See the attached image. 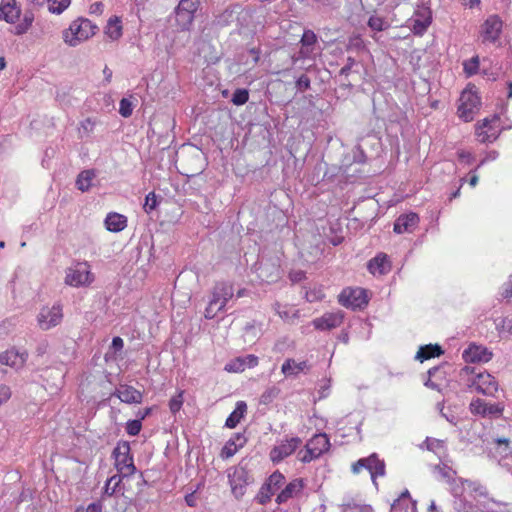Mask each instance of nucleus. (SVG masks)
I'll use <instances>...</instances> for the list:
<instances>
[{
  "label": "nucleus",
  "mask_w": 512,
  "mask_h": 512,
  "mask_svg": "<svg viewBox=\"0 0 512 512\" xmlns=\"http://www.w3.org/2000/svg\"><path fill=\"white\" fill-rule=\"evenodd\" d=\"M98 30V26L91 20L79 17L73 20L69 27L63 31V40L69 46L74 47L92 38Z\"/></svg>",
  "instance_id": "nucleus-1"
},
{
  "label": "nucleus",
  "mask_w": 512,
  "mask_h": 512,
  "mask_svg": "<svg viewBox=\"0 0 512 512\" xmlns=\"http://www.w3.org/2000/svg\"><path fill=\"white\" fill-rule=\"evenodd\" d=\"M234 296V286L230 282H217L211 291V297L205 309V318L213 319L225 310L227 303Z\"/></svg>",
  "instance_id": "nucleus-2"
},
{
  "label": "nucleus",
  "mask_w": 512,
  "mask_h": 512,
  "mask_svg": "<svg viewBox=\"0 0 512 512\" xmlns=\"http://www.w3.org/2000/svg\"><path fill=\"white\" fill-rule=\"evenodd\" d=\"M480 107L481 100L477 93L476 86L468 84L462 91L459 98V105L457 109L459 118L465 122L472 121L475 115L479 112Z\"/></svg>",
  "instance_id": "nucleus-3"
},
{
  "label": "nucleus",
  "mask_w": 512,
  "mask_h": 512,
  "mask_svg": "<svg viewBox=\"0 0 512 512\" xmlns=\"http://www.w3.org/2000/svg\"><path fill=\"white\" fill-rule=\"evenodd\" d=\"M94 280L95 275L87 261L76 262L65 271V284L71 287H88Z\"/></svg>",
  "instance_id": "nucleus-4"
},
{
  "label": "nucleus",
  "mask_w": 512,
  "mask_h": 512,
  "mask_svg": "<svg viewBox=\"0 0 512 512\" xmlns=\"http://www.w3.org/2000/svg\"><path fill=\"white\" fill-rule=\"evenodd\" d=\"M330 448V441L325 433L315 434L297 454L302 463H309L318 459Z\"/></svg>",
  "instance_id": "nucleus-5"
},
{
  "label": "nucleus",
  "mask_w": 512,
  "mask_h": 512,
  "mask_svg": "<svg viewBox=\"0 0 512 512\" xmlns=\"http://www.w3.org/2000/svg\"><path fill=\"white\" fill-rule=\"evenodd\" d=\"M130 451L129 442L120 441L112 452V456L115 460V467L123 477L133 475L136 472L133 456Z\"/></svg>",
  "instance_id": "nucleus-6"
},
{
  "label": "nucleus",
  "mask_w": 512,
  "mask_h": 512,
  "mask_svg": "<svg viewBox=\"0 0 512 512\" xmlns=\"http://www.w3.org/2000/svg\"><path fill=\"white\" fill-rule=\"evenodd\" d=\"M362 469L370 473L374 486L378 488L377 477H383L386 473L384 460L380 459L378 454L372 453L368 457L360 458L351 466L354 474L360 473Z\"/></svg>",
  "instance_id": "nucleus-7"
},
{
  "label": "nucleus",
  "mask_w": 512,
  "mask_h": 512,
  "mask_svg": "<svg viewBox=\"0 0 512 512\" xmlns=\"http://www.w3.org/2000/svg\"><path fill=\"white\" fill-rule=\"evenodd\" d=\"M63 320V306L60 303H54L52 306H44L37 315V324L43 331L50 330L58 326Z\"/></svg>",
  "instance_id": "nucleus-8"
},
{
  "label": "nucleus",
  "mask_w": 512,
  "mask_h": 512,
  "mask_svg": "<svg viewBox=\"0 0 512 512\" xmlns=\"http://www.w3.org/2000/svg\"><path fill=\"white\" fill-rule=\"evenodd\" d=\"M338 302L349 309H363L368 304V296L364 289L347 287L338 296Z\"/></svg>",
  "instance_id": "nucleus-9"
},
{
  "label": "nucleus",
  "mask_w": 512,
  "mask_h": 512,
  "mask_svg": "<svg viewBox=\"0 0 512 512\" xmlns=\"http://www.w3.org/2000/svg\"><path fill=\"white\" fill-rule=\"evenodd\" d=\"M200 5V0H180L176 7V21L182 30H189Z\"/></svg>",
  "instance_id": "nucleus-10"
},
{
  "label": "nucleus",
  "mask_w": 512,
  "mask_h": 512,
  "mask_svg": "<svg viewBox=\"0 0 512 512\" xmlns=\"http://www.w3.org/2000/svg\"><path fill=\"white\" fill-rule=\"evenodd\" d=\"M470 388L475 389L478 393L494 396L498 390L496 379L486 371L479 372L473 376L469 384Z\"/></svg>",
  "instance_id": "nucleus-11"
},
{
  "label": "nucleus",
  "mask_w": 512,
  "mask_h": 512,
  "mask_svg": "<svg viewBox=\"0 0 512 512\" xmlns=\"http://www.w3.org/2000/svg\"><path fill=\"white\" fill-rule=\"evenodd\" d=\"M302 444V440L299 437H291L280 441L270 451V459L273 463H279L291 454H293L297 448Z\"/></svg>",
  "instance_id": "nucleus-12"
},
{
  "label": "nucleus",
  "mask_w": 512,
  "mask_h": 512,
  "mask_svg": "<svg viewBox=\"0 0 512 512\" xmlns=\"http://www.w3.org/2000/svg\"><path fill=\"white\" fill-rule=\"evenodd\" d=\"M231 491L236 498H241L245 494L246 486L251 482L248 471L238 466L228 473Z\"/></svg>",
  "instance_id": "nucleus-13"
},
{
  "label": "nucleus",
  "mask_w": 512,
  "mask_h": 512,
  "mask_svg": "<svg viewBox=\"0 0 512 512\" xmlns=\"http://www.w3.org/2000/svg\"><path fill=\"white\" fill-rule=\"evenodd\" d=\"M411 21V30L415 35H423L432 22V11L427 6H419L413 17L410 19Z\"/></svg>",
  "instance_id": "nucleus-14"
},
{
  "label": "nucleus",
  "mask_w": 512,
  "mask_h": 512,
  "mask_svg": "<svg viewBox=\"0 0 512 512\" xmlns=\"http://www.w3.org/2000/svg\"><path fill=\"white\" fill-rule=\"evenodd\" d=\"M498 116H493L491 119L485 118L481 123L476 126V136L481 143L493 142L499 136V129L495 126L498 122Z\"/></svg>",
  "instance_id": "nucleus-15"
},
{
  "label": "nucleus",
  "mask_w": 512,
  "mask_h": 512,
  "mask_svg": "<svg viewBox=\"0 0 512 512\" xmlns=\"http://www.w3.org/2000/svg\"><path fill=\"white\" fill-rule=\"evenodd\" d=\"M344 321V313L342 311L328 312L321 317L315 318L312 324L315 329L320 331L331 330L339 327Z\"/></svg>",
  "instance_id": "nucleus-16"
},
{
  "label": "nucleus",
  "mask_w": 512,
  "mask_h": 512,
  "mask_svg": "<svg viewBox=\"0 0 512 512\" xmlns=\"http://www.w3.org/2000/svg\"><path fill=\"white\" fill-rule=\"evenodd\" d=\"M111 397H117L126 404H140L143 401V393L127 384H119Z\"/></svg>",
  "instance_id": "nucleus-17"
},
{
  "label": "nucleus",
  "mask_w": 512,
  "mask_h": 512,
  "mask_svg": "<svg viewBox=\"0 0 512 512\" xmlns=\"http://www.w3.org/2000/svg\"><path fill=\"white\" fill-rule=\"evenodd\" d=\"M503 409V406L499 403H488L479 398L470 403L471 412L483 417H499L501 416Z\"/></svg>",
  "instance_id": "nucleus-18"
},
{
  "label": "nucleus",
  "mask_w": 512,
  "mask_h": 512,
  "mask_svg": "<svg viewBox=\"0 0 512 512\" xmlns=\"http://www.w3.org/2000/svg\"><path fill=\"white\" fill-rule=\"evenodd\" d=\"M503 22L497 15L489 16L482 25V37L484 41L495 42L499 39Z\"/></svg>",
  "instance_id": "nucleus-19"
},
{
  "label": "nucleus",
  "mask_w": 512,
  "mask_h": 512,
  "mask_svg": "<svg viewBox=\"0 0 512 512\" xmlns=\"http://www.w3.org/2000/svg\"><path fill=\"white\" fill-rule=\"evenodd\" d=\"M492 356L491 351L476 344L469 345L462 353V358L467 363L488 362L492 359Z\"/></svg>",
  "instance_id": "nucleus-20"
},
{
  "label": "nucleus",
  "mask_w": 512,
  "mask_h": 512,
  "mask_svg": "<svg viewBox=\"0 0 512 512\" xmlns=\"http://www.w3.org/2000/svg\"><path fill=\"white\" fill-rule=\"evenodd\" d=\"M419 224V216L410 212L407 214H401L394 223V232L397 234L411 233Z\"/></svg>",
  "instance_id": "nucleus-21"
},
{
  "label": "nucleus",
  "mask_w": 512,
  "mask_h": 512,
  "mask_svg": "<svg viewBox=\"0 0 512 512\" xmlns=\"http://www.w3.org/2000/svg\"><path fill=\"white\" fill-rule=\"evenodd\" d=\"M257 364L258 357L249 354L232 359L225 365L224 369L227 372L240 373L247 368L255 367Z\"/></svg>",
  "instance_id": "nucleus-22"
},
{
  "label": "nucleus",
  "mask_w": 512,
  "mask_h": 512,
  "mask_svg": "<svg viewBox=\"0 0 512 512\" xmlns=\"http://www.w3.org/2000/svg\"><path fill=\"white\" fill-rule=\"evenodd\" d=\"M27 356L26 352H18L17 350L10 349L0 354V365L19 369L24 366Z\"/></svg>",
  "instance_id": "nucleus-23"
},
{
  "label": "nucleus",
  "mask_w": 512,
  "mask_h": 512,
  "mask_svg": "<svg viewBox=\"0 0 512 512\" xmlns=\"http://www.w3.org/2000/svg\"><path fill=\"white\" fill-rule=\"evenodd\" d=\"M367 268L373 275H384L390 271L391 264L386 254L379 253L369 260Z\"/></svg>",
  "instance_id": "nucleus-24"
},
{
  "label": "nucleus",
  "mask_w": 512,
  "mask_h": 512,
  "mask_svg": "<svg viewBox=\"0 0 512 512\" xmlns=\"http://www.w3.org/2000/svg\"><path fill=\"white\" fill-rule=\"evenodd\" d=\"M247 439L242 433L234 434L224 445L221 450L220 456L222 459H229L234 456L239 448L243 447L246 443Z\"/></svg>",
  "instance_id": "nucleus-25"
},
{
  "label": "nucleus",
  "mask_w": 512,
  "mask_h": 512,
  "mask_svg": "<svg viewBox=\"0 0 512 512\" xmlns=\"http://www.w3.org/2000/svg\"><path fill=\"white\" fill-rule=\"evenodd\" d=\"M317 41L318 38L314 31L310 29L304 30L300 40V54L303 58H310L311 54L316 50Z\"/></svg>",
  "instance_id": "nucleus-26"
},
{
  "label": "nucleus",
  "mask_w": 512,
  "mask_h": 512,
  "mask_svg": "<svg viewBox=\"0 0 512 512\" xmlns=\"http://www.w3.org/2000/svg\"><path fill=\"white\" fill-rule=\"evenodd\" d=\"M21 10L16 5L15 0H2L0 5V20L8 23L15 22L20 16Z\"/></svg>",
  "instance_id": "nucleus-27"
},
{
  "label": "nucleus",
  "mask_w": 512,
  "mask_h": 512,
  "mask_svg": "<svg viewBox=\"0 0 512 512\" xmlns=\"http://www.w3.org/2000/svg\"><path fill=\"white\" fill-rule=\"evenodd\" d=\"M104 224L108 231L117 233L127 227V218L122 214L110 212L107 214Z\"/></svg>",
  "instance_id": "nucleus-28"
},
{
  "label": "nucleus",
  "mask_w": 512,
  "mask_h": 512,
  "mask_svg": "<svg viewBox=\"0 0 512 512\" xmlns=\"http://www.w3.org/2000/svg\"><path fill=\"white\" fill-rule=\"evenodd\" d=\"M304 484L302 479H294L278 494L276 502L281 504L288 499L297 496L303 489Z\"/></svg>",
  "instance_id": "nucleus-29"
},
{
  "label": "nucleus",
  "mask_w": 512,
  "mask_h": 512,
  "mask_svg": "<svg viewBox=\"0 0 512 512\" xmlns=\"http://www.w3.org/2000/svg\"><path fill=\"white\" fill-rule=\"evenodd\" d=\"M307 369L308 364L306 361L296 362L292 358L286 359L281 367V371L286 377H296Z\"/></svg>",
  "instance_id": "nucleus-30"
},
{
  "label": "nucleus",
  "mask_w": 512,
  "mask_h": 512,
  "mask_svg": "<svg viewBox=\"0 0 512 512\" xmlns=\"http://www.w3.org/2000/svg\"><path fill=\"white\" fill-rule=\"evenodd\" d=\"M274 309L282 320L290 324L295 323V320H297L300 317L299 310L289 305H282L280 303H276L274 305Z\"/></svg>",
  "instance_id": "nucleus-31"
},
{
  "label": "nucleus",
  "mask_w": 512,
  "mask_h": 512,
  "mask_svg": "<svg viewBox=\"0 0 512 512\" xmlns=\"http://www.w3.org/2000/svg\"><path fill=\"white\" fill-rule=\"evenodd\" d=\"M246 411V403L244 401H238L236 403L235 409L230 413V415L226 419L225 426L230 429L235 428L240 423L241 419L245 416Z\"/></svg>",
  "instance_id": "nucleus-32"
},
{
  "label": "nucleus",
  "mask_w": 512,
  "mask_h": 512,
  "mask_svg": "<svg viewBox=\"0 0 512 512\" xmlns=\"http://www.w3.org/2000/svg\"><path fill=\"white\" fill-rule=\"evenodd\" d=\"M123 33L121 19L118 16L110 17L105 28V34L112 40H118Z\"/></svg>",
  "instance_id": "nucleus-33"
},
{
  "label": "nucleus",
  "mask_w": 512,
  "mask_h": 512,
  "mask_svg": "<svg viewBox=\"0 0 512 512\" xmlns=\"http://www.w3.org/2000/svg\"><path fill=\"white\" fill-rule=\"evenodd\" d=\"M464 72L467 77H471L476 74H482L490 81H494L497 79L499 72L497 69H494V66H490L489 68H485L480 70V66H464Z\"/></svg>",
  "instance_id": "nucleus-34"
},
{
  "label": "nucleus",
  "mask_w": 512,
  "mask_h": 512,
  "mask_svg": "<svg viewBox=\"0 0 512 512\" xmlns=\"http://www.w3.org/2000/svg\"><path fill=\"white\" fill-rule=\"evenodd\" d=\"M439 471L442 477L445 478L449 485L451 486L452 494L454 496H460L462 494V488L459 485L458 479L454 477L456 474L455 471L446 466L439 468Z\"/></svg>",
  "instance_id": "nucleus-35"
},
{
  "label": "nucleus",
  "mask_w": 512,
  "mask_h": 512,
  "mask_svg": "<svg viewBox=\"0 0 512 512\" xmlns=\"http://www.w3.org/2000/svg\"><path fill=\"white\" fill-rule=\"evenodd\" d=\"M441 354H443V350H442L441 346H439L437 344H435V345L429 344V345L420 347L419 351L416 354V359L423 362L432 357L440 356Z\"/></svg>",
  "instance_id": "nucleus-36"
},
{
  "label": "nucleus",
  "mask_w": 512,
  "mask_h": 512,
  "mask_svg": "<svg viewBox=\"0 0 512 512\" xmlns=\"http://www.w3.org/2000/svg\"><path fill=\"white\" fill-rule=\"evenodd\" d=\"M494 454L500 459H506L512 455V447L507 438H498L495 441Z\"/></svg>",
  "instance_id": "nucleus-37"
},
{
  "label": "nucleus",
  "mask_w": 512,
  "mask_h": 512,
  "mask_svg": "<svg viewBox=\"0 0 512 512\" xmlns=\"http://www.w3.org/2000/svg\"><path fill=\"white\" fill-rule=\"evenodd\" d=\"M95 177V173L93 170H84L82 171L76 180V186L82 192L88 191L92 185V180Z\"/></svg>",
  "instance_id": "nucleus-38"
},
{
  "label": "nucleus",
  "mask_w": 512,
  "mask_h": 512,
  "mask_svg": "<svg viewBox=\"0 0 512 512\" xmlns=\"http://www.w3.org/2000/svg\"><path fill=\"white\" fill-rule=\"evenodd\" d=\"M122 475L116 474L107 479L103 494L105 496H113L120 491V484L122 482Z\"/></svg>",
  "instance_id": "nucleus-39"
},
{
  "label": "nucleus",
  "mask_w": 512,
  "mask_h": 512,
  "mask_svg": "<svg viewBox=\"0 0 512 512\" xmlns=\"http://www.w3.org/2000/svg\"><path fill=\"white\" fill-rule=\"evenodd\" d=\"M496 329L503 338L512 336V318H500L496 322Z\"/></svg>",
  "instance_id": "nucleus-40"
},
{
  "label": "nucleus",
  "mask_w": 512,
  "mask_h": 512,
  "mask_svg": "<svg viewBox=\"0 0 512 512\" xmlns=\"http://www.w3.org/2000/svg\"><path fill=\"white\" fill-rule=\"evenodd\" d=\"M458 481H459L460 487L462 488V491L465 489V485H466L471 491H474V492L478 493L479 495L484 496L487 493L486 488L478 482H474V481H470V480H466V479H462V478H458Z\"/></svg>",
  "instance_id": "nucleus-41"
},
{
  "label": "nucleus",
  "mask_w": 512,
  "mask_h": 512,
  "mask_svg": "<svg viewBox=\"0 0 512 512\" xmlns=\"http://www.w3.org/2000/svg\"><path fill=\"white\" fill-rule=\"evenodd\" d=\"M71 4V0H49L48 10L53 14H61Z\"/></svg>",
  "instance_id": "nucleus-42"
},
{
  "label": "nucleus",
  "mask_w": 512,
  "mask_h": 512,
  "mask_svg": "<svg viewBox=\"0 0 512 512\" xmlns=\"http://www.w3.org/2000/svg\"><path fill=\"white\" fill-rule=\"evenodd\" d=\"M368 26L373 31H383L389 27V24L385 21L383 17L372 15L368 20Z\"/></svg>",
  "instance_id": "nucleus-43"
},
{
  "label": "nucleus",
  "mask_w": 512,
  "mask_h": 512,
  "mask_svg": "<svg viewBox=\"0 0 512 512\" xmlns=\"http://www.w3.org/2000/svg\"><path fill=\"white\" fill-rule=\"evenodd\" d=\"M249 100V92L247 89L240 88L235 90L231 98V102L236 106L244 105Z\"/></svg>",
  "instance_id": "nucleus-44"
},
{
  "label": "nucleus",
  "mask_w": 512,
  "mask_h": 512,
  "mask_svg": "<svg viewBox=\"0 0 512 512\" xmlns=\"http://www.w3.org/2000/svg\"><path fill=\"white\" fill-rule=\"evenodd\" d=\"M284 480H285V478L280 472H274L273 474H271L269 476L265 485L267 487H269L270 489H273L275 492L278 488H280V486L283 484Z\"/></svg>",
  "instance_id": "nucleus-45"
},
{
  "label": "nucleus",
  "mask_w": 512,
  "mask_h": 512,
  "mask_svg": "<svg viewBox=\"0 0 512 512\" xmlns=\"http://www.w3.org/2000/svg\"><path fill=\"white\" fill-rule=\"evenodd\" d=\"M95 122L87 118L80 123L79 134L81 138L88 137L93 132Z\"/></svg>",
  "instance_id": "nucleus-46"
},
{
  "label": "nucleus",
  "mask_w": 512,
  "mask_h": 512,
  "mask_svg": "<svg viewBox=\"0 0 512 512\" xmlns=\"http://www.w3.org/2000/svg\"><path fill=\"white\" fill-rule=\"evenodd\" d=\"M142 428L141 419L129 420L126 423V432L130 436H136L140 433Z\"/></svg>",
  "instance_id": "nucleus-47"
},
{
  "label": "nucleus",
  "mask_w": 512,
  "mask_h": 512,
  "mask_svg": "<svg viewBox=\"0 0 512 512\" xmlns=\"http://www.w3.org/2000/svg\"><path fill=\"white\" fill-rule=\"evenodd\" d=\"M157 197L154 192H150L145 197V203L143 205V209L146 213L152 212L157 207Z\"/></svg>",
  "instance_id": "nucleus-48"
},
{
  "label": "nucleus",
  "mask_w": 512,
  "mask_h": 512,
  "mask_svg": "<svg viewBox=\"0 0 512 512\" xmlns=\"http://www.w3.org/2000/svg\"><path fill=\"white\" fill-rule=\"evenodd\" d=\"M133 106L130 100L122 98L119 104V113L121 116L127 118L132 115Z\"/></svg>",
  "instance_id": "nucleus-49"
},
{
  "label": "nucleus",
  "mask_w": 512,
  "mask_h": 512,
  "mask_svg": "<svg viewBox=\"0 0 512 512\" xmlns=\"http://www.w3.org/2000/svg\"><path fill=\"white\" fill-rule=\"evenodd\" d=\"M274 490L273 489H270L269 487H267L265 484L261 487L258 495H257V500L260 504H266L271 496L274 494Z\"/></svg>",
  "instance_id": "nucleus-50"
},
{
  "label": "nucleus",
  "mask_w": 512,
  "mask_h": 512,
  "mask_svg": "<svg viewBox=\"0 0 512 512\" xmlns=\"http://www.w3.org/2000/svg\"><path fill=\"white\" fill-rule=\"evenodd\" d=\"M103 504L100 501L93 502L89 504L87 507L79 506L76 508L75 512H102Z\"/></svg>",
  "instance_id": "nucleus-51"
},
{
  "label": "nucleus",
  "mask_w": 512,
  "mask_h": 512,
  "mask_svg": "<svg viewBox=\"0 0 512 512\" xmlns=\"http://www.w3.org/2000/svg\"><path fill=\"white\" fill-rule=\"evenodd\" d=\"M182 404H183V398H182V392H181L177 396H174L173 398L170 399V401H169L170 411L173 414L177 413L181 409Z\"/></svg>",
  "instance_id": "nucleus-52"
},
{
  "label": "nucleus",
  "mask_w": 512,
  "mask_h": 512,
  "mask_svg": "<svg viewBox=\"0 0 512 512\" xmlns=\"http://www.w3.org/2000/svg\"><path fill=\"white\" fill-rule=\"evenodd\" d=\"M305 298L308 302H316L320 301L324 298V293L321 289H314L311 291H307L305 294Z\"/></svg>",
  "instance_id": "nucleus-53"
},
{
  "label": "nucleus",
  "mask_w": 512,
  "mask_h": 512,
  "mask_svg": "<svg viewBox=\"0 0 512 512\" xmlns=\"http://www.w3.org/2000/svg\"><path fill=\"white\" fill-rule=\"evenodd\" d=\"M11 389L9 386L0 384V406L11 398Z\"/></svg>",
  "instance_id": "nucleus-54"
},
{
  "label": "nucleus",
  "mask_w": 512,
  "mask_h": 512,
  "mask_svg": "<svg viewBox=\"0 0 512 512\" xmlns=\"http://www.w3.org/2000/svg\"><path fill=\"white\" fill-rule=\"evenodd\" d=\"M502 296L506 299L512 298V275L509 279L504 283L502 287Z\"/></svg>",
  "instance_id": "nucleus-55"
},
{
  "label": "nucleus",
  "mask_w": 512,
  "mask_h": 512,
  "mask_svg": "<svg viewBox=\"0 0 512 512\" xmlns=\"http://www.w3.org/2000/svg\"><path fill=\"white\" fill-rule=\"evenodd\" d=\"M296 86L300 91H304L310 87V79L306 75H301L296 81Z\"/></svg>",
  "instance_id": "nucleus-56"
},
{
  "label": "nucleus",
  "mask_w": 512,
  "mask_h": 512,
  "mask_svg": "<svg viewBox=\"0 0 512 512\" xmlns=\"http://www.w3.org/2000/svg\"><path fill=\"white\" fill-rule=\"evenodd\" d=\"M427 448L429 450H437L444 447V442L442 440L434 439V438H427Z\"/></svg>",
  "instance_id": "nucleus-57"
},
{
  "label": "nucleus",
  "mask_w": 512,
  "mask_h": 512,
  "mask_svg": "<svg viewBox=\"0 0 512 512\" xmlns=\"http://www.w3.org/2000/svg\"><path fill=\"white\" fill-rule=\"evenodd\" d=\"M32 22H33V18H30L29 22H27V23L21 22L20 24L15 26V34L21 35V34L25 33L31 26Z\"/></svg>",
  "instance_id": "nucleus-58"
},
{
  "label": "nucleus",
  "mask_w": 512,
  "mask_h": 512,
  "mask_svg": "<svg viewBox=\"0 0 512 512\" xmlns=\"http://www.w3.org/2000/svg\"><path fill=\"white\" fill-rule=\"evenodd\" d=\"M104 10V5L102 2H95L90 5L89 7V13L90 14H102Z\"/></svg>",
  "instance_id": "nucleus-59"
},
{
  "label": "nucleus",
  "mask_w": 512,
  "mask_h": 512,
  "mask_svg": "<svg viewBox=\"0 0 512 512\" xmlns=\"http://www.w3.org/2000/svg\"><path fill=\"white\" fill-rule=\"evenodd\" d=\"M499 156V153L495 150L493 151H490L486 154V156L480 161L478 167L484 165L485 163L489 162V161H494L498 158Z\"/></svg>",
  "instance_id": "nucleus-60"
},
{
  "label": "nucleus",
  "mask_w": 512,
  "mask_h": 512,
  "mask_svg": "<svg viewBox=\"0 0 512 512\" xmlns=\"http://www.w3.org/2000/svg\"><path fill=\"white\" fill-rule=\"evenodd\" d=\"M458 157L462 162H466L468 164L471 163L472 160L474 159L473 155L470 152L463 150L458 152Z\"/></svg>",
  "instance_id": "nucleus-61"
},
{
  "label": "nucleus",
  "mask_w": 512,
  "mask_h": 512,
  "mask_svg": "<svg viewBox=\"0 0 512 512\" xmlns=\"http://www.w3.org/2000/svg\"><path fill=\"white\" fill-rule=\"evenodd\" d=\"M124 346V341L121 337H114L112 339V348L115 350V351H120Z\"/></svg>",
  "instance_id": "nucleus-62"
},
{
  "label": "nucleus",
  "mask_w": 512,
  "mask_h": 512,
  "mask_svg": "<svg viewBox=\"0 0 512 512\" xmlns=\"http://www.w3.org/2000/svg\"><path fill=\"white\" fill-rule=\"evenodd\" d=\"M305 274L303 271H296L290 274V278L294 282L301 281L304 278Z\"/></svg>",
  "instance_id": "nucleus-63"
},
{
  "label": "nucleus",
  "mask_w": 512,
  "mask_h": 512,
  "mask_svg": "<svg viewBox=\"0 0 512 512\" xmlns=\"http://www.w3.org/2000/svg\"><path fill=\"white\" fill-rule=\"evenodd\" d=\"M64 374L61 371H58V381L53 383L54 388L57 390L63 384Z\"/></svg>",
  "instance_id": "nucleus-64"
}]
</instances>
